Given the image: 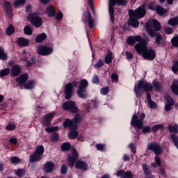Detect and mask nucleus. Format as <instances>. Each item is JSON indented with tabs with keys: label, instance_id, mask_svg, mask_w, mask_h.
<instances>
[{
	"label": "nucleus",
	"instance_id": "obj_1",
	"mask_svg": "<svg viewBox=\"0 0 178 178\" xmlns=\"http://www.w3.org/2000/svg\"><path fill=\"white\" fill-rule=\"evenodd\" d=\"M136 42H138L135 45V49L138 54L143 55V58L148 59V60H154L155 59V50L147 48V42L143 40L141 36L137 35L128 38L127 43L129 45H134Z\"/></svg>",
	"mask_w": 178,
	"mask_h": 178
},
{
	"label": "nucleus",
	"instance_id": "obj_2",
	"mask_svg": "<svg viewBox=\"0 0 178 178\" xmlns=\"http://www.w3.org/2000/svg\"><path fill=\"white\" fill-rule=\"evenodd\" d=\"M161 29V24H159V22L156 19H149L146 24L147 34H149L150 37H156L155 44H156V45L163 47V45L166 44V39L160 33H156V31H159Z\"/></svg>",
	"mask_w": 178,
	"mask_h": 178
},
{
	"label": "nucleus",
	"instance_id": "obj_3",
	"mask_svg": "<svg viewBox=\"0 0 178 178\" xmlns=\"http://www.w3.org/2000/svg\"><path fill=\"white\" fill-rule=\"evenodd\" d=\"M80 120H81V115L76 114L72 120L67 119L63 124L65 129L69 127L71 129V131L68 134V137L71 140L77 138V136H79V132L75 129H77V123L80 122Z\"/></svg>",
	"mask_w": 178,
	"mask_h": 178
},
{
	"label": "nucleus",
	"instance_id": "obj_4",
	"mask_svg": "<svg viewBox=\"0 0 178 178\" xmlns=\"http://www.w3.org/2000/svg\"><path fill=\"white\" fill-rule=\"evenodd\" d=\"M129 13L130 17L129 24H130V26H131L132 27L136 28L140 24L137 19H141L142 17H144L147 12L145 11V8H144V6H142L139 7L135 11L133 10H129Z\"/></svg>",
	"mask_w": 178,
	"mask_h": 178
},
{
	"label": "nucleus",
	"instance_id": "obj_5",
	"mask_svg": "<svg viewBox=\"0 0 178 178\" xmlns=\"http://www.w3.org/2000/svg\"><path fill=\"white\" fill-rule=\"evenodd\" d=\"M143 90L146 92H148V91L152 90V86L144 82V81H139L138 84L135 85L134 87V92L136 93V97H141V95H143Z\"/></svg>",
	"mask_w": 178,
	"mask_h": 178
},
{
	"label": "nucleus",
	"instance_id": "obj_6",
	"mask_svg": "<svg viewBox=\"0 0 178 178\" xmlns=\"http://www.w3.org/2000/svg\"><path fill=\"white\" fill-rule=\"evenodd\" d=\"M126 3H127V0H109L108 12H109L111 20L113 23L115 21V15H114L115 10L113 8L115 7V5H118V6H123L126 5Z\"/></svg>",
	"mask_w": 178,
	"mask_h": 178
},
{
	"label": "nucleus",
	"instance_id": "obj_7",
	"mask_svg": "<svg viewBox=\"0 0 178 178\" xmlns=\"http://www.w3.org/2000/svg\"><path fill=\"white\" fill-rule=\"evenodd\" d=\"M145 118V114L142 113L140 117L138 115L134 114L132 117L131 124L134 126V127H136V129H143L144 127V119Z\"/></svg>",
	"mask_w": 178,
	"mask_h": 178
},
{
	"label": "nucleus",
	"instance_id": "obj_8",
	"mask_svg": "<svg viewBox=\"0 0 178 178\" xmlns=\"http://www.w3.org/2000/svg\"><path fill=\"white\" fill-rule=\"evenodd\" d=\"M44 154V146L39 145L36 147L35 152L30 156V162H37L42 158Z\"/></svg>",
	"mask_w": 178,
	"mask_h": 178
},
{
	"label": "nucleus",
	"instance_id": "obj_9",
	"mask_svg": "<svg viewBox=\"0 0 178 178\" xmlns=\"http://www.w3.org/2000/svg\"><path fill=\"white\" fill-rule=\"evenodd\" d=\"M28 19L30 20L31 23L35 26V27H41L42 24V19L36 13L29 14Z\"/></svg>",
	"mask_w": 178,
	"mask_h": 178
},
{
	"label": "nucleus",
	"instance_id": "obj_10",
	"mask_svg": "<svg viewBox=\"0 0 178 178\" xmlns=\"http://www.w3.org/2000/svg\"><path fill=\"white\" fill-rule=\"evenodd\" d=\"M77 81H74L65 86V99H70V98H72V95H73V87H77Z\"/></svg>",
	"mask_w": 178,
	"mask_h": 178
},
{
	"label": "nucleus",
	"instance_id": "obj_11",
	"mask_svg": "<svg viewBox=\"0 0 178 178\" xmlns=\"http://www.w3.org/2000/svg\"><path fill=\"white\" fill-rule=\"evenodd\" d=\"M54 49L47 46H39L37 49V53L38 55H42V56H47L51 55Z\"/></svg>",
	"mask_w": 178,
	"mask_h": 178
},
{
	"label": "nucleus",
	"instance_id": "obj_12",
	"mask_svg": "<svg viewBox=\"0 0 178 178\" xmlns=\"http://www.w3.org/2000/svg\"><path fill=\"white\" fill-rule=\"evenodd\" d=\"M149 8L150 10H156V13L159 15V16H165L166 13H168V10L163 8H162L161 6H156L154 3H151L149 5Z\"/></svg>",
	"mask_w": 178,
	"mask_h": 178
},
{
	"label": "nucleus",
	"instance_id": "obj_13",
	"mask_svg": "<svg viewBox=\"0 0 178 178\" xmlns=\"http://www.w3.org/2000/svg\"><path fill=\"white\" fill-rule=\"evenodd\" d=\"M63 108L65 109V111H70L73 113H76V112L79 111V108H77V106H76V103L72 101L65 102L63 105Z\"/></svg>",
	"mask_w": 178,
	"mask_h": 178
},
{
	"label": "nucleus",
	"instance_id": "obj_14",
	"mask_svg": "<svg viewBox=\"0 0 178 178\" xmlns=\"http://www.w3.org/2000/svg\"><path fill=\"white\" fill-rule=\"evenodd\" d=\"M71 152V154L67 156L69 166L70 167L74 166L76 159L79 158V154H77L76 149L72 148Z\"/></svg>",
	"mask_w": 178,
	"mask_h": 178
},
{
	"label": "nucleus",
	"instance_id": "obj_15",
	"mask_svg": "<svg viewBox=\"0 0 178 178\" xmlns=\"http://www.w3.org/2000/svg\"><path fill=\"white\" fill-rule=\"evenodd\" d=\"M147 149H149L150 151H153V152L156 155H161V154H162V151H163L161 145H159V144L155 143H149L147 145Z\"/></svg>",
	"mask_w": 178,
	"mask_h": 178
},
{
	"label": "nucleus",
	"instance_id": "obj_16",
	"mask_svg": "<svg viewBox=\"0 0 178 178\" xmlns=\"http://www.w3.org/2000/svg\"><path fill=\"white\" fill-rule=\"evenodd\" d=\"M83 22L89 25V27H94V20L91 17V13L89 11H86L83 14Z\"/></svg>",
	"mask_w": 178,
	"mask_h": 178
},
{
	"label": "nucleus",
	"instance_id": "obj_17",
	"mask_svg": "<svg viewBox=\"0 0 178 178\" xmlns=\"http://www.w3.org/2000/svg\"><path fill=\"white\" fill-rule=\"evenodd\" d=\"M54 115L55 113L54 112L44 115L42 120V124H43V126H49Z\"/></svg>",
	"mask_w": 178,
	"mask_h": 178
},
{
	"label": "nucleus",
	"instance_id": "obj_18",
	"mask_svg": "<svg viewBox=\"0 0 178 178\" xmlns=\"http://www.w3.org/2000/svg\"><path fill=\"white\" fill-rule=\"evenodd\" d=\"M165 111L166 112H169L172 109V106L175 105V102H173V99L170 97L169 95H165Z\"/></svg>",
	"mask_w": 178,
	"mask_h": 178
},
{
	"label": "nucleus",
	"instance_id": "obj_19",
	"mask_svg": "<svg viewBox=\"0 0 178 178\" xmlns=\"http://www.w3.org/2000/svg\"><path fill=\"white\" fill-rule=\"evenodd\" d=\"M75 168L76 169H80L81 170H87V169H88V165L86 162L78 160L75 163Z\"/></svg>",
	"mask_w": 178,
	"mask_h": 178
},
{
	"label": "nucleus",
	"instance_id": "obj_20",
	"mask_svg": "<svg viewBox=\"0 0 178 178\" xmlns=\"http://www.w3.org/2000/svg\"><path fill=\"white\" fill-rule=\"evenodd\" d=\"M29 79V75L27 74H24L21 75L19 77L16 79L17 83H18L19 86H21V88H23V84L27 81Z\"/></svg>",
	"mask_w": 178,
	"mask_h": 178
},
{
	"label": "nucleus",
	"instance_id": "obj_21",
	"mask_svg": "<svg viewBox=\"0 0 178 178\" xmlns=\"http://www.w3.org/2000/svg\"><path fill=\"white\" fill-rule=\"evenodd\" d=\"M117 176L122 178H133V173L130 171L124 172L123 170L118 171Z\"/></svg>",
	"mask_w": 178,
	"mask_h": 178
},
{
	"label": "nucleus",
	"instance_id": "obj_22",
	"mask_svg": "<svg viewBox=\"0 0 178 178\" xmlns=\"http://www.w3.org/2000/svg\"><path fill=\"white\" fill-rule=\"evenodd\" d=\"M46 13L49 17H54L56 15V11L55 10V8L50 5L46 8Z\"/></svg>",
	"mask_w": 178,
	"mask_h": 178
},
{
	"label": "nucleus",
	"instance_id": "obj_23",
	"mask_svg": "<svg viewBox=\"0 0 178 178\" xmlns=\"http://www.w3.org/2000/svg\"><path fill=\"white\" fill-rule=\"evenodd\" d=\"M54 168H55V165L54 163L48 161L44 165V172L47 173H51L52 170H54Z\"/></svg>",
	"mask_w": 178,
	"mask_h": 178
},
{
	"label": "nucleus",
	"instance_id": "obj_24",
	"mask_svg": "<svg viewBox=\"0 0 178 178\" xmlns=\"http://www.w3.org/2000/svg\"><path fill=\"white\" fill-rule=\"evenodd\" d=\"M4 8L6 9V15H8V17L12 16V4L9 1H6L4 4Z\"/></svg>",
	"mask_w": 178,
	"mask_h": 178
},
{
	"label": "nucleus",
	"instance_id": "obj_25",
	"mask_svg": "<svg viewBox=\"0 0 178 178\" xmlns=\"http://www.w3.org/2000/svg\"><path fill=\"white\" fill-rule=\"evenodd\" d=\"M21 69L18 65H14L11 68L12 76H19L20 74Z\"/></svg>",
	"mask_w": 178,
	"mask_h": 178
},
{
	"label": "nucleus",
	"instance_id": "obj_26",
	"mask_svg": "<svg viewBox=\"0 0 178 178\" xmlns=\"http://www.w3.org/2000/svg\"><path fill=\"white\" fill-rule=\"evenodd\" d=\"M29 40L24 38H19L17 39V44L20 47H27V45H29Z\"/></svg>",
	"mask_w": 178,
	"mask_h": 178
},
{
	"label": "nucleus",
	"instance_id": "obj_27",
	"mask_svg": "<svg viewBox=\"0 0 178 178\" xmlns=\"http://www.w3.org/2000/svg\"><path fill=\"white\" fill-rule=\"evenodd\" d=\"M171 90L174 94L178 95V81H174L172 83Z\"/></svg>",
	"mask_w": 178,
	"mask_h": 178
},
{
	"label": "nucleus",
	"instance_id": "obj_28",
	"mask_svg": "<svg viewBox=\"0 0 178 178\" xmlns=\"http://www.w3.org/2000/svg\"><path fill=\"white\" fill-rule=\"evenodd\" d=\"M147 99L150 108H152V109H155V108H156V104L152 102V100H151V94L149 93L147 94Z\"/></svg>",
	"mask_w": 178,
	"mask_h": 178
},
{
	"label": "nucleus",
	"instance_id": "obj_29",
	"mask_svg": "<svg viewBox=\"0 0 178 178\" xmlns=\"http://www.w3.org/2000/svg\"><path fill=\"white\" fill-rule=\"evenodd\" d=\"M35 86V82H34L33 81H29L27 83H26L24 86L26 90H31L34 88Z\"/></svg>",
	"mask_w": 178,
	"mask_h": 178
},
{
	"label": "nucleus",
	"instance_id": "obj_30",
	"mask_svg": "<svg viewBox=\"0 0 178 178\" xmlns=\"http://www.w3.org/2000/svg\"><path fill=\"white\" fill-rule=\"evenodd\" d=\"M88 87V81L86 79L81 80L79 83V90H84V88H87Z\"/></svg>",
	"mask_w": 178,
	"mask_h": 178
},
{
	"label": "nucleus",
	"instance_id": "obj_31",
	"mask_svg": "<svg viewBox=\"0 0 178 178\" xmlns=\"http://www.w3.org/2000/svg\"><path fill=\"white\" fill-rule=\"evenodd\" d=\"M77 94L80 98H86V97L88 95L87 94V91L84 89H78Z\"/></svg>",
	"mask_w": 178,
	"mask_h": 178
},
{
	"label": "nucleus",
	"instance_id": "obj_32",
	"mask_svg": "<svg viewBox=\"0 0 178 178\" xmlns=\"http://www.w3.org/2000/svg\"><path fill=\"white\" fill-rule=\"evenodd\" d=\"M113 58L112 57V52L108 51L105 57V63L109 65V63H112V60Z\"/></svg>",
	"mask_w": 178,
	"mask_h": 178
},
{
	"label": "nucleus",
	"instance_id": "obj_33",
	"mask_svg": "<svg viewBox=\"0 0 178 178\" xmlns=\"http://www.w3.org/2000/svg\"><path fill=\"white\" fill-rule=\"evenodd\" d=\"M0 59L1 60H6L8 59V54L5 52V50L2 47H0Z\"/></svg>",
	"mask_w": 178,
	"mask_h": 178
},
{
	"label": "nucleus",
	"instance_id": "obj_34",
	"mask_svg": "<svg viewBox=\"0 0 178 178\" xmlns=\"http://www.w3.org/2000/svg\"><path fill=\"white\" fill-rule=\"evenodd\" d=\"M45 38H47V34L45 33H42L35 38V41L36 42H42V41H44Z\"/></svg>",
	"mask_w": 178,
	"mask_h": 178
},
{
	"label": "nucleus",
	"instance_id": "obj_35",
	"mask_svg": "<svg viewBox=\"0 0 178 178\" xmlns=\"http://www.w3.org/2000/svg\"><path fill=\"white\" fill-rule=\"evenodd\" d=\"M161 159L159 158V156H155V162L152 163V166L153 168H156V166H161Z\"/></svg>",
	"mask_w": 178,
	"mask_h": 178
},
{
	"label": "nucleus",
	"instance_id": "obj_36",
	"mask_svg": "<svg viewBox=\"0 0 178 178\" xmlns=\"http://www.w3.org/2000/svg\"><path fill=\"white\" fill-rule=\"evenodd\" d=\"M9 73H10V70H9V68L1 70L0 71V77H5V76H8Z\"/></svg>",
	"mask_w": 178,
	"mask_h": 178
},
{
	"label": "nucleus",
	"instance_id": "obj_37",
	"mask_svg": "<svg viewBox=\"0 0 178 178\" xmlns=\"http://www.w3.org/2000/svg\"><path fill=\"white\" fill-rule=\"evenodd\" d=\"M168 24L170 26H177L178 24V17L169 19Z\"/></svg>",
	"mask_w": 178,
	"mask_h": 178
},
{
	"label": "nucleus",
	"instance_id": "obj_38",
	"mask_svg": "<svg viewBox=\"0 0 178 178\" xmlns=\"http://www.w3.org/2000/svg\"><path fill=\"white\" fill-rule=\"evenodd\" d=\"M24 31L26 35H31V34H33V30L29 25H27L24 27Z\"/></svg>",
	"mask_w": 178,
	"mask_h": 178
},
{
	"label": "nucleus",
	"instance_id": "obj_39",
	"mask_svg": "<svg viewBox=\"0 0 178 178\" xmlns=\"http://www.w3.org/2000/svg\"><path fill=\"white\" fill-rule=\"evenodd\" d=\"M72 145H70V143H65L61 145L62 151H69V149H70Z\"/></svg>",
	"mask_w": 178,
	"mask_h": 178
},
{
	"label": "nucleus",
	"instance_id": "obj_40",
	"mask_svg": "<svg viewBox=\"0 0 178 178\" xmlns=\"http://www.w3.org/2000/svg\"><path fill=\"white\" fill-rule=\"evenodd\" d=\"M15 33V27L13 25H10L6 29L7 35H12Z\"/></svg>",
	"mask_w": 178,
	"mask_h": 178
},
{
	"label": "nucleus",
	"instance_id": "obj_41",
	"mask_svg": "<svg viewBox=\"0 0 178 178\" xmlns=\"http://www.w3.org/2000/svg\"><path fill=\"white\" fill-rule=\"evenodd\" d=\"M26 3V0H15L14 2L15 8H19L20 5H24Z\"/></svg>",
	"mask_w": 178,
	"mask_h": 178
},
{
	"label": "nucleus",
	"instance_id": "obj_42",
	"mask_svg": "<svg viewBox=\"0 0 178 178\" xmlns=\"http://www.w3.org/2000/svg\"><path fill=\"white\" fill-rule=\"evenodd\" d=\"M96 148L98 151H101L102 152L106 151V147L104 144H97Z\"/></svg>",
	"mask_w": 178,
	"mask_h": 178
},
{
	"label": "nucleus",
	"instance_id": "obj_43",
	"mask_svg": "<svg viewBox=\"0 0 178 178\" xmlns=\"http://www.w3.org/2000/svg\"><path fill=\"white\" fill-rule=\"evenodd\" d=\"M45 130L47 133H52L54 131H58V130H59V127H47L45 129Z\"/></svg>",
	"mask_w": 178,
	"mask_h": 178
},
{
	"label": "nucleus",
	"instance_id": "obj_44",
	"mask_svg": "<svg viewBox=\"0 0 178 178\" xmlns=\"http://www.w3.org/2000/svg\"><path fill=\"white\" fill-rule=\"evenodd\" d=\"M168 129L171 133H178V125L177 124L171 125L169 127Z\"/></svg>",
	"mask_w": 178,
	"mask_h": 178
},
{
	"label": "nucleus",
	"instance_id": "obj_45",
	"mask_svg": "<svg viewBox=\"0 0 178 178\" xmlns=\"http://www.w3.org/2000/svg\"><path fill=\"white\" fill-rule=\"evenodd\" d=\"M50 140L52 142L58 141L59 140V135L56 133H53L51 136Z\"/></svg>",
	"mask_w": 178,
	"mask_h": 178
},
{
	"label": "nucleus",
	"instance_id": "obj_46",
	"mask_svg": "<svg viewBox=\"0 0 178 178\" xmlns=\"http://www.w3.org/2000/svg\"><path fill=\"white\" fill-rule=\"evenodd\" d=\"M172 70L174 73H177L178 72V61H174Z\"/></svg>",
	"mask_w": 178,
	"mask_h": 178
},
{
	"label": "nucleus",
	"instance_id": "obj_47",
	"mask_svg": "<svg viewBox=\"0 0 178 178\" xmlns=\"http://www.w3.org/2000/svg\"><path fill=\"white\" fill-rule=\"evenodd\" d=\"M24 173H26V171L23 169H18L15 173L16 176H18V177H22Z\"/></svg>",
	"mask_w": 178,
	"mask_h": 178
},
{
	"label": "nucleus",
	"instance_id": "obj_48",
	"mask_svg": "<svg viewBox=\"0 0 178 178\" xmlns=\"http://www.w3.org/2000/svg\"><path fill=\"white\" fill-rule=\"evenodd\" d=\"M63 19V13L60 10H58V13L56 15V20H62Z\"/></svg>",
	"mask_w": 178,
	"mask_h": 178
},
{
	"label": "nucleus",
	"instance_id": "obj_49",
	"mask_svg": "<svg viewBox=\"0 0 178 178\" xmlns=\"http://www.w3.org/2000/svg\"><path fill=\"white\" fill-rule=\"evenodd\" d=\"M163 129V125L162 124H156L152 127V131H158V130Z\"/></svg>",
	"mask_w": 178,
	"mask_h": 178
},
{
	"label": "nucleus",
	"instance_id": "obj_50",
	"mask_svg": "<svg viewBox=\"0 0 178 178\" xmlns=\"http://www.w3.org/2000/svg\"><path fill=\"white\" fill-rule=\"evenodd\" d=\"M108 92H109L108 87L102 88L100 90V93L102 94V95H106V94H108Z\"/></svg>",
	"mask_w": 178,
	"mask_h": 178
},
{
	"label": "nucleus",
	"instance_id": "obj_51",
	"mask_svg": "<svg viewBox=\"0 0 178 178\" xmlns=\"http://www.w3.org/2000/svg\"><path fill=\"white\" fill-rule=\"evenodd\" d=\"M6 130H8L9 131H12V130H15V129H16V125L13 124H8L6 127Z\"/></svg>",
	"mask_w": 178,
	"mask_h": 178
},
{
	"label": "nucleus",
	"instance_id": "obj_52",
	"mask_svg": "<svg viewBox=\"0 0 178 178\" xmlns=\"http://www.w3.org/2000/svg\"><path fill=\"white\" fill-rule=\"evenodd\" d=\"M171 42L174 47H178V36L173 38Z\"/></svg>",
	"mask_w": 178,
	"mask_h": 178
},
{
	"label": "nucleus",
	"instance_id": "obj_53",
	"mask_svg": "<svg viewBox=\"0 0 178 178\" xmlns=\"http://www.w3.org/2000/svg\"><path fill=\"white\" fill-rule=\"evenodd\" d=\"M143 170L145 175H149V170L148 169V166L147 165H143Z\"/></svg>",
	"mask_w": 178,
	"mask_h": 178
},
{
	"label": "nucleus",
	"instance_id": "obj_54",
	"mask_svg": "<svg viewBox=\"0 0 178 178\" xmlns=\"http://www.w3.org/2000/svg\"><path fill=\"white\" fill-rule=\"evenodd\" d=\"M119 79V76H118V74L113 73L112 75H111V79H112V81L113 83H116V81H118Z\"/></svg>",
	"mask_w": 178,
	"mask_h": 178
},
{
	"label": "nucleus",
	"instance_id": "obj_55",
	"mask_svg": "<svg viewBox=\"0 0 178 178\" xmlns=\"http://www.w3.org/2000/svg\"><path fill=\"white\" fill-rule=\"evenodd\" d=\"M10 162H12V163H17L18 162H20V159H19V157L14 156L11 158Z\"/></svg>",
	"mask_w": 178,
	"mask_h": 178
},
{
	"label": "nucleus",
	"instance_id": "obj_56",
	"mask_svg": "<svg viewBox=\"0 0 178 178\" xmlns=\"http://www.w3.org/2000/svg\"><path fill=\"white\" fill-rule=\"evenodd\" d=\"M102 66H104V62L102 60H99L95 65V67L96 69H98L99 67H101Z\"/></svg>",
	"mask_w": 178,
	"mask_h": 178
},
{
	"label": "nucleus",
	"instance_id": "obj_57",
	"mask_svg": "<svg viewBox=\"0 0 178 178\" xmlns=\"http://www.w3.org/2000/svg\"><path fill=\"white\" fill-rule=\"evenodd\" d=\"M125 56L127 58V59H133V54H131V52L130 51H126L125 52Z\"/></svg>",
	"mask_w": 178,
	"mask_h": 178
},
{
	"label": "nucleus",
	"instance_id": "obj_58",
	"mask_svg": "<svg viewBox=\"0 0 178 178\" xmlns=\"http://www.w3.org/2000/svg\"><path fill=\"white\" fill-rule=\"evenodd\" d=\"M154 87L157 90V91H161V85L159 83L154 81L153 82Z\"/></svg>",
	"mask_w": 178,
	"mask_h": 178
},
{
	"label": "nucleus",
	"instance_id": "obj_59",
	"mask_svg": "<svg viewBox=\"0 0 178 178\" xmlns=\"http://www.w3.org/2000/svg\"><path fill=\"white\" fill-rule=\"evenodd\" d=\"M92 83H93L94 84H97V83H99V78H98V76L95 75V76H93Z\"/></svg>",
	"mask_w": 178,
	"mask_h": 178
},
{
	"label": "nucleus",
	"instance_id": "obj_60",
	"mask_svg": "<svg viewBox=\"0 0 178 178\" xmlns=\"http://www.w3.org/2000/svg\"><path fill=\"white\" fill-rule=\"evenodd\" d=\"M67 172V167L65 165H63L61 167V173L62 175H65Z\"/></svg>",
	"mask_w": 178,
	"mask_h": 178
},
{
	"label": "nucleus",
	"instance_id": "obj_61",
	"mask_svg": "<svg viewBox=\"0 0 178 178\" xmlns=\"http://www.w3.org/2000/svg\"><path fill=\"white\" fill-rule=\"evenodd\" d=\"M129 147L130 148L131 152H133L134 154H136V147H134V144L133 143L129 144Z\"/></svg>",
	"mask_w": 178,
	"mask_h": 178
},
{
	"label": "nucleus",
	"instance_id": "obj_62",
	"mask_svg": "<svg viewBox=\"0 0 178 178\" xmlns=\"http://www.w3.org/2000/svg\"><path fill=\"white\" fill-rule=\"evenodd\" d=\"M149 131H151V127H145L143 129V133L145 134V133H149Z\"/></svg>",
	"mask_w": 178,
	"mask_h": 178
},
{
	"label": "nucleus",
	"instance_id": "obj_63",
	"mask_svg": "<svg viewBox=\"0 0 178 178\" xmlns=\"http://www.w3.org/2000/svg\"><path fill=\"white\" fill-rule=\"evenodd\" d=\"M164 31L165 34H172L173 33V30L170 28H165Z\"/></svg>",
	"mask_w": 178,
	"mask_h": 178
},
{
	"label": "nucleus",
	"instance_id": "obj_64",
	"mask_svg": "<svg viewBox=\"0 0 178 178\" xmlns=\"http://www.w3.org/2000/svg\"><path fill=\"white\" fill-rule=\"evenodd\" d=\"M10 144H17V139L16 138H11L10 139Z\"/></svg>",
	"mask_w": 178,
	"mask_h": 178
}]
</instances>
